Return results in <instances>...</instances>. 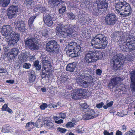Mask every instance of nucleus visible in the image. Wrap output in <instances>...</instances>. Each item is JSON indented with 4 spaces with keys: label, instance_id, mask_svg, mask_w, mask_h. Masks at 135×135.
Here are the masks:
<instances>
[{
    "label": "nucleus",
    "instance_id": "f257e3e1",
    "mask_svg": "<svg viewBox=\"0 0 135 135\" xmlns=\"http://www.w3.org/2000/svg\"><path fill=\"white\" fill-rule=\"evenodd\" d=\"M1 32L5 40L10 46H13L19 40L20 35L13 31L12 27L10 25H4Z\"/></svg>",
    "mask_w": 135,
    "mask_h": 135
},
{
    "label": "nucleus",
    "instance_id": "f03ea898",
    "mask_svg": "<svg viewBox=\"0 0 135 135\" xmlns=\"http://www.w3.org/2000/svg\"><path fill=\"white\" fill-rule=\"evenodd\" d=\"M123 55L121 54H116L113 57L111 62L113 64V68L114 70H117L124 63H128L134 60L132 56L128 55L125 57L124 60L123 57Z\"/></svg>",
    "mask_w": 135,
    "mask_h": 135
},
{
    "label": "nucleus",
    "instance_id": "7ed1b4c3",
    "mask_svg": "<svg viewBox=\"0 0 135 135\" xmlns=\"http://www.w3.org/2000/svg\"><path fill=\"white\" fill-rule=\"evenodd\" d=\"M108 40L103 35L98 34L92 39L91 45L95 48L104 49L107 46Z\"/></svg>",
    "mask_w": 135,
    "mask_h": 135
},
{
    "label": "nucleus",
    "instance_id": "20e7f679",
    "mask_svg": "<svg viewBox=\"0 0 135 135\" xmlns=\"http://www.w3.org/2000/svg\"><path fill=\"white\" fill-rule=\"evenodd\" d=\"M116 4V10L121 15L126 17L131 14V8L128 3L123 0H119V2Z\"/></svg>",
    "mask_w": 135,
    "mask_h": 135
},
{
    "label": "nucleus",
    "instance_id": "39448f33",
    "mask_svg": "<svg viewBox=\"0 0 135 135\" xmlns=\"http://www.w3.org/2000/svg\"><path fill=\"white\" fill-rule=\"evenodd\" d=\"M103 57V55L101 52L90 51L86 54L85 59L87 62L90 63L101 59Z\"/></svg>",
    "mask_w": 135,
    "mask_h": 135
},
{
    "label": "nucleus",
    "instance_id": "423d86ee",
    "mask_svg": "<svg viewBox=\"0 0 135 135\" xmlns=\"http://www.w3.org/2000/svg\"><path fill=\"white\" fill-rule=\"evenodd\" d=\"M37 36L34 35L33 37L31 36L28 37L25 42V45L27 47L31 50H38L39 45L38 43Z\"/></svg>",
    "mask_w": 135,
    "mask_h": 135
},
{
    "label": "nucleus",
    "instance_id": "0eeeda50",
    "mask_svg": "<svg viewBox=\"0 0 135 135\" xmlns=\"http://www.w3.org/2000/svg\"><path fill=\"white\" fill-rule=\"evenodd\" d=\"M46 50L51 54L57 53L59 51V45L54 40L49 41L46 46Z\"/></svg>",
    "mask_w": 135,
    "mask_h": 135
},
{
    "label": "nucleus",
    "instance_id": "6e6552de",
    "mask_svg": "<svg viewBox=\"0 0 135 135\" xmlns=\"http://www.w3.org/2000/svg\"><path fill=\"white\" fill-rule=\"evenodd\" d=\"M104 21L106 25L113 26L117 22V17L114 14L109 13L105 16Z\"/></svg>",
    "mask_w": 135,
    "mask_h": 135
},
{
    "label": "nucleus",
    "instance_id": "1a4fd4ad",
    "mask_svg": "<svg viewBox=\"0 0 135 135\" xmlns=\"http://www.w3.org/2000/svg\"><path fill=\"white\" fill-rule=\"evenodd\" d=\"M81 52L80 46L77 45L72 49H68L66 53L69 56L74 57L79 56Z\"/></svg>",
    "mask_w": 135,
    "mask_h": 135
},
{
    "label": "nucleus",
    "instance_id": "9d476101",
    "mask_svg": "<svg viewBox=\"0 0 135 135\" xmlns=\"http://www.w3.org/2000/svg\"><path fill=\"white\" fill-rule=\"evenodd\" d=\"M18 6H12L10 7L7 11V16L8 18L11 19L15 17L18 12Z\"/></svg>",
    "mask_w": 135,
    "mask_h": 135
},
{
    "label": "nucleus",
    "instance_id": "9b49d317",
    "mask_svg": "<svg viewBox=\"0 0 135 135\" xmlns=\"http://www.w3.org/2000/svg\"><path fill=\"white\" fill-rule=\"evenodd\" d=\"M98 116V114H95L93 110L90 108H88L83 115V119L87 120L93 118Z\"/></svg>",
    "mask_w": 135,
    "mask_h": 135
},
{
    "label": "nucleus",
    "instance_id": "f8f14e48",
    "mask_svg": "<svg viewBox=\"0 0 135 135\" xmlns=\"http://www.w3.org/2000/svg\"><path fill=\"white\" fill-rule=\"evenodd\" d=\"M76 27L75 26H73L70 28H68V26H66L65 28V34H66L67 36L69 37L72 36L74 35L75 32H76L77 30Z\"/></svg>",
    "mask_w": 135,
    "mask_h": 135
},
{
    "label": "nucleus",
    "instance_id": "ddd939ff",
    "mask_svg": "<svg viewBox=\"0 0 135 135\" xmlns=\"http://www.w3.org/2000/svg\"><path fill=\"white\" fill-rule=\"evenodd\" d=\"M66 26H64L61 23L57 24L56 28V33L57 35L60 36L62 35L64 36L65 33V28Z\"/></svg>",
    "mask_w": 135,
    "mask_h": 135
},
{
    "label": "nucleus",
    "instance_id": "4468645a",
    "mask_svg": "<svg viewBox=\"0 0 135 135\" xmlns=\"http://www.w3.org/2000/svg\"><path fill=\"white\" fill-rule=\"evenodd\" d=\"M129 74L131 79L130 88L132 91L135 92V70L131 71Z\"/></svg>",
    "mask_w": 135,
    "mask_h": 135
},
{
    "label": "nucleus",
    "instance_id": "2eb2a0df",
    "mask_svg": "<svg viewBox=\"0 0 135 135\" xmlns=\"http://www.w3.org/2000/svg\"><path fill=\"white\" fill-rule=\"evenodd\" d=\"M96 2L98 7V11H100V9H102L103 8H107L108 6V4L106 0H96Z\"/></svg>",
    "mask_w": 135,
    "mask_h": 135
},
{
    "label": "nucleus",
    "instance_id": "dca6fc26",
    "mask_svg": "<svg viewBox=\"0 0 135 135\" xmlns=\"http://www.w3.org/2000/svg\"><path fill=\"white\" fill-rule=\"evenodd\" d=\"M126 41L128 44L129 51H132L135 50V39L128 37Z\"/></svg>",
    "mask_w": 135,
    "mask_h": 135
},
{
    "label": "nucleus",
    "instance_id": "f3484780",
    "mask_svg": "<svg viewBox=\"0 0 135 135\" xmlns=\"http://www.w3.org/2000/svg\"><path fill=\"white\" fill-rule=\"evenodd\" d=\"M121 79L119 77H117L112 78L110 83L108 85V87L110 89L113 88L117 86V84L119 83L121 80Z\"/></svg>",
    "mask_w": 135,
    "mask_h": 135
},
{
    "label": "nucleus",
    "instance_id": "a211bd4d",
    "mask_svg": "<svg viewBox=\"0 0 135 135\" xmlns=\"http://www.w3.org/2000/svg\"><path fill=\"white\" fill-rule=\"evenodd\" d=\"M14 26L15 27L18 28L19 31L21 32H24L26 30V26L22 22L17 21L14 22Z\"/></svg>",
    "mask_w": 135,
    "mask_h": 135
},
{
    "label": "nucleus",
    "instance_id": "6ab92c4d",
    "mask_svg": "<svg viewBox=\"0 0 135 135\" xmlns=\"http://www.w3.org/2000/svg\"><path fill=\"white\" fill-rule=\"evenodd\" d=\"M62 0H49V3L51 7H56L63 3Z\"/></svg>",
    "mask_w": 135,
    "mask_h": 135
},
{
    "label": "nucleus",
    "instance_id": "aec40b11",
    "mask_svg": "<svg viewBox=\"0 0 135 135\" xmlns=\"http://www.w3.org/2000/svg\"><path fill=\"white\" fill-rule=\"evenodd\" d=\"M122 36H124L122 32L116 31L113 34V39L114 41L118 42V40L122 38Z\"/></svg>",
    "mask_w": 135,
    "mask_h": 135
},
{
    "label": "nucleus",
    "instance_id": "412c9836",
    "mask_svg": "<svg viewBox=\"0 0 135 135\" xmlns=\"http://www.w3.org/2000/svg\"><path fill=\"white\" fill-rule=\"evenodd\" d=\"M76 66V63L75 62L69 64L66 66V70L68 71L72 72L75 70Z\"/></svg>",
    "mask_w": 135,
    "mask_h": 135
},
{
    "label": "nucleus",
    "instance_id": "4be33fe9",
    "mask_svg": "<svg viewBox=\"0 0 135 135\" xmlns=\"http://www.w3.org/2000/svg\"><path fill=\"white\" fill-rule=\"evenodd\" d=\"M33 0H25L24 4L27 8L31 9L33 7Z\"/></svg>",
    "mask_w": 135,
    "mask_h": 135
},
{
    "label": "nucleus",
    "instance_id": "5701e85b",
    "mask_svg": "<svg viewBox=\"0 0 135 135\" xmlns=\"http://www.w3.org/2000/svg\"><path fill=\"white\" fill-rule=\"evenodd\" d=\"M29 81L32 83L36 79L35 73L33 71H31L29 73Z\"/></svg>",
    "mask_w": 135,
    "mask_h": 135
},
{
    "label": "nucleus",
    "instance_id": "b1692460",
    "mask_svg": "<svg viewBox=\"0 0 135 135\" xmlns=\"http://www.w3.org/2000/svg\"><path fill=\"white\" fill-rule=\"evenodd\" d=\"M93 80L92 78L90 76L89 77V78L86 80V81H84V84L85 85V88L86 87H89V86L90 84L92 83L93 82Z\"/></svg>",
    "mask_w": 135,
    "mask_h": 135
},
{
    "label": "nucleus",
    "instance_id": "393cba45",
    "mask_svg": "<svg viewBox=\"0 0 135 135\" xmlns=\"http://www.w3.org/2000/svg\"><path fill=\"white\" fill-rule=\"evenodd\" d=\"M77 93L78 94L81 98L82 96L85 95V90L83 89H78L75 90Z\"/></svg>",
    "mask_w": 135,
    "mask_h": 135
},
{
    "label": "nucleus",
    "instance_id": "a878e982",
    "mask_svg": "<svg viewBox=\"0 0 135 135\" xmlns=\"http://www.w3.org/2000/svg\"><path fill=\"white\" fill-rule=\"evenodd\" d=\"M36 17V16H32L28 20V24L29 26V28L31 29H34L33 25V21L34 19Z\"/></svg>",
    "mask_w": 135,
    "mask_h": 135
},
{
    "label": "nucleus",
    "instance_id": "bb28decb",
    "mask_svg": "<svg viewBox=\"0 0 135 135\" xmlns=\"http://www.w3.org/2000/svg\"><path fill=\"white\" fill-rule=\"evenodd\" d=\"M71 97L74 99H78L80 98L76 90L72 92L71 95Z\"/></svg>",
    "mask_w": 135,
    "mask_h": 135
},
{
    "label": "nucleus",
    "instance_id": "cd10ccee",
    "mask_svg": "<svg viewBox=\"0 0 135 135\" xmlns=\"http://www.w3.org/2000/svg\"><path fill=\"white\" fill-rule=\"evenodd\" d=\"M30 56V54L28 53H22L21 54V60L25 62L27 60V59Z\"/></svg>",
    "mask_w": 135,
    "mask_h": 135
},
{
    "label": "nucleus",
    "instance_id": "c85d7f7f",
    "mask_svg": "<svg viewBox=\"0 0 135 135\" xmlns=\"http://www.w3.org/2000/svg\"><path fill=\"white\" fill-rule=\"evenodd\" d=\"M82 76H80L76 80V82L78 84H79L81 86L83 85L85 86V85L84 84V79Z\"/></svg>",
    "mask_w": 135,
    "mask_h": 135
},
{
    "label": "nucleus",
    "instance_id": "c756f323",
    "mask_svg": "<svg viewBox=\"0 0 135 135\" xmlns=\"http://www.w3.org/2000/svg\"><path fill=\"white\" fill-rule=\"evenodd\" d=\"M68 49H72L76 45V44L72 40H70L68 42Z\"/></svg>",
    "mask_w": 135,
    "mask_h": 135
},
{
    "label": "nucleus",
    "instance_id": "7c9ffc66",
    "mask_svg": "<svg viewBox=\"0 0 135 135\" xmlns=\"http://www.w3.org/2000/svg\"><path fill=\"white\" fill-rule=\"evenodd\" d=\"M128 43H127V44H126V45H122L121 46H120V50L124 51H129V46H128Z\"/></svg>",
    "mask_w": 135,
    "mask_h": 135
},
{
    "label": "nucleus",
    "instance_id": "2f4dec72",
    "mask_svg": "<svg viewBox=\"0 0 135 135\" xmlns=\"http://www.w3.org/2000/svg\"><path fill=\"white\" fill-rule=\"evenodd\" d=\"M10 0H1L0 4L4 7H6L10 3Z\"/></svg>",
    "mask_w": 135,
    "mask_h": 135
},
{
    "label": "nucleus",
    "instance_id": "473e14b6",
    "mask_svg": "<svg viewBox=\"0 0 135 135\" xmlns=\"http://www.w3.org/2000/svg\"><path fill=\"white\" fill-rule=\"evenodd\" d=\"M124 36H122V38L119 40L118 41V42H119V46L124 45H126V44H127L126 41V40L124 39Z\"/></svg>",
    "mask_w": 135,
    "mask_h": 135
},
{
    "label": "nucleus",
    "instance_id": "72a5a7b5",
    "mask_svg": "<svg viewBox=\"0 0 135 135\" xmlns=\"http://www.w3.org/2000/svg\"><path fill=\"white\" fill-rule=\"evenodd\" d=\"M39 62L38 60L34 62V65L37 70H39L41 69V66L39 64Z\"/></svg>",
    "mask_w": 135,
    "mask_h": 135
},
{
    "label": "nucleus",
    "instance_id": "f704fd0d",
    "mask_svg": "<svg viewBox=\"0 0 135 135\" xmlns=\"http://www.w3.org/2000/svg\"><path fill=\"white\" fill-rule=\"evenodd\" d=\"M51 17L49 14H44V23L46 21H48L50 20H52Z\"/></svg>",
    "mask_w": 135,
    "mask_h": 135
},
{
    "label": "nucleus",
    "instance_id": "c9c22d12",
    "mask_svg": "<svg viewBox=\"0 0 135 135\" xmlns=\"http://www.w3.org/2000/svg\"><path fill=\"white\" fill-rule=\"evenodd\" d=\"M2 111H6L9 113H11L12 112V110L8 107L7 105L6 104H4L3 105L2 108Z\"/></svg>",
    "mask_w": 135,
    "mask_h": 135
},
{
    "label": "nucleus",
    "instance_id": "e433bc0d",
    "mask_svg": "<svg viewBox=\"0 0 135 135\" xmlns=\"http://www.w3.org/2000/svg\"><path fill=\"white\" fill-rule=\"evenodd\" d=\"M46 69H47V68L46 67H44L42 69V72L41 75L42 78H45L47 74L46 72Z\"/></svg>",
    "mask_w": 135,
    "mask_h": 135
},
{
    "label": "nucleus",
    "instance_id": "4c0bfd02",
    "mask_svg": "<svg viewBox=\"0 0 135 135\" xmlns=\"http://www.w3.org/2000/svg\"><path fill=\"white\" fill-rule=\"evenodd\" d=\"M68 17L70 20H73L75 18V16L72 13H67Z\"/></svg>",
    "mask_w": 135,
    "mask_h": 135
},
{
    "label": "nucleus",
    "instance_id": "58836bf2",
    "mask_svg": "<svg viewBox=\"0 0 135 135\" xmlns=\"http://www.w3.org/2000/svg\"><path fill=\"white\" fill-rule=\"evenodd\" d=\"M81 119L82 118L79 115H77L75 118H73L71 120V121L74 123H76Z\"/></svg>",
    "mask_w": 135,
    "mask_h": 135
},
{
    "label": "nucleus",
    "instance_id": "ea45409f",
    "mask_svg": "<svg viewBox=\"0 0 135 135\" xmlns=\"http://www.w3.org/2000/svg\"><path fill=\"white\" fill-rule=\"evenodd\" d=\"M10 52L12 53L13 54L17 56L18 52V50L17 49L14 48L12 49Z\"/></svg>",
    "mask_w": 135,
    "mask_h": 135
},
{
    "label": "nucleus",
    "instance_id": "a19ab883",
    "mask_svg": "<svg viewBox=\"0 0 135 135\" xmlns=\"http://www.w3.org/2000/svg\"><path fill=\"white\" fill-rule=\"evenodd\" d=\"M65 79L64 77H62L59 78L57 79V83L59 84H64Z\"/></svg>",
    "mask_w": 135,
    "mask_h": 135
},
{
    "label": "nucleus",
    "instance_id": "79ce46f5",
    "mask_svg": "<svg viewBox=\"0 0 135 135\" xmlns=\"http://www.w3.org/2000/svg\"><path fill=\"white\" fill-rule=\"evenodd\" d=\"M66 7L64 5L61 6V7L59 9V12L60 13H63L65 11Z\"/></svg>",
    "mask_w": 135,
    "mask_h": 135
},
{
    "label": "nucleus",
    "instance_id": "37998d69",
    "mask_svg": "<svg viewBox=\"0 0 135 135\" xmlns=\"http://www.w3.org/2000/svg\"><path fill=\"white\" fill-rule=\"evenodd\" d=\"M54 126V124L51 122H48L46 123V126L48 129L53 128Z\"/></svg>",
    "mask_w": 135,
    "mask_h": 135
},
{
    "label": "nucleus",
    "instance_id": "c03bdc74",
    "mask_svg": "<svg viewBox=\"0 0 135 135\" xmlns=\"http://www.w3.org/2000/svg\"><path fill=\"white\" fill-rule=\"evenodd\" d=\"M76 124L71 122H70L68 123L66 125V126L67 127L72 128L74 127Z\"/></svg>",
    "mask_w": 135,
    "mask_h": 135
},
{
    "label": "nucleus",
    "instance_id": "a18cd8bd",
    "mask_svg": "<svg viewBox=\"0 0 135 135\" xmlns=\"http://www.w3.org/2000/svg\"><path fill=\"white\" fill-rule=\"evenodd\" d=\"M7 56L8 58L10 59H12L15 58L16 56L14 55L12 53H11L10 52H9L7 54Z\"/></svg>",
    "mask_w": 135,
    "mask_h": 135
},
{
    "label": "nucleus",
    "instance_id": "49530a36",
    "mask_svg": "<svg viewBox=\"0 0 135 135\" xmlns=\"http://www.w3.org/2000/svg\"><path fill=\"white\" fill-rule=\"evenodd\" d=\"M43 36L46 37L48 36L49 32L46 30L45 29L42 32Z\"/></svg>",
    "mask_w": 135,
    "mask_h": 135
},
{
    "label": "nucleus",
    "instance_id": "de8ad7c7",
    "mask_svg": "<svg viewBox=\"0 0 135 135\" xmlns=\"http://www.w3.org/2000/svg\"><path fill=\"white\" fill-rule=\"evenodd\" d=\"M35 123L34 122H30L27 123L26 127H33L34 126Z\"/></svg>",
    "mask_w": 135,
    "mask_h": 135
},
{
    "label": "nucleus",
    "instance_id": "09e8293b",
    "mask_svg": "<svg viewBox=\"0 0 135 135\" xmlns=\"http://www.w3.org/2000/svg\"><path fill=\"white\" fill-rule=\"evenodd\" d=\"M48 26L50 27L52 26L53 24V21L52 20H50L48 21H46L45 23Z\"/></svg>",
    "mask_w": 135,
    "mask_h": 135
},
{
    "label": "nucleus",
    "instance_id": "8fccbe9b",
    "mask_svg": "<svg viewBox=\"0 0 135 135\" xmlns=\"http://www.w3.org/2000/svg\"><path fill=\"white\" fill-rule=\"evenodd\" d=\"M81 109L83 110L84 109H86V110H87V109H88L87 108L88 107V105L86 104H81Z\"/></svg>",
    "mask_w": 135,
    "mask_h": 135
},
{
    "label": "nucleus",
    "instance_id": "3c124183",
    "mask_svg": "<svg viewBox=\"0 0 135 135\" xmlns=\"http://www.w3.org/2000/svg\"><path fill=\"white\" fill-rule=\"evenodd\" d=\"M57 131L61 133H64L66 131V130L65 129L59 127L57 128Z\"/></svg>",
    "mask_w": 135,
    "mask_h": 135
},
{
    "label": "nucleus",
    "instance_id": "603ef678",
    "mask_svg": "<svg viewBox=\"0 0 135 135\" xmlns=\"http://www.w3.org/2000/svg\"><path fill=\"white\" fill-rule=\"evenodd\" d=\"M31 66L30 64L29 63H25L23 65V67L24 68L28 69L30 68V66Z\"/></svg>",
    "mask_w": 135,
    "mask_h": 135
},
{
    "label": "nucleus",
    "instance_id": "864d4df0",
    "mask_svg": "<svg viewBox=\"0 0 135 135\" xmlns=\"http://www.w3.org/2000/svg\"><path fill=\"white\" fill-rule=\"evenodd\" d=\"M41 58L42 62L44 61L45 60H48V57L46 55L42 56Z\"/></svg>",
    "mask_w": 135,
    "mask_h": 135
},
{
    "label": "nucleus",
    "instance_id": "5fc2aeb1",
    "mask_svg": "<svg viewBox=\"0 0 135 135\" xmlns=\"http://www.w3.org/2000/svg\"><path fill=\"white\" fill-rule=\"evenodd\" d=\"M114 88H115V89H116V91H118V92H119L121 91V89H122V87L120 85H118L117 86H116V88H115V87Z\"/></svg>",
    "mask_w": 135,
    "mask_h": 135
},
{
    "label": "nucleus",
    "instance_id": "6e6d98bb",
    "mask_svg": "<svg viewBox=\"0 0 135 135\" xmlns=\"http://www.w3.org/2000/svg\"><path fill=\"white\" fill-rule=\"evenodd\" d=\"M47 104L46 103H43L40 105V108L42 110H44L47 107Z\"/></svg>",
    "mask_w": 135,
    "mask_h": 135
},
{
    "label": "nucleus",
    "instance_id": "4d7b16f0",
    "mask_svg": "<svg viewBox=\"0 0 135 135\" xmlns=\"http://www.w3.org/2000/svg\"><path fill=\"white\" fill-rule=\"evenodd\" d=\"M46 10V9L45 7L40 6H39V11L42 12H44Z\"/></svg>",
    "mask_w": 135,
    "mask_h": 135
},
{
    "label": "nucleus",
    "instance_id": "13d9d810",
    "mask_svg": "<svg viewBox=\"0 0 135 135\" xmlns=\"http://www.w3.org/2000/svg\"><path fill=\"white\" fill-rule=\"evenodd\" d=\"M60 118L64 119L66 117V114L64 113H61L59 114Z\"/></svg>",
    "mask_w": 135,
    "mask_h": 135
},
{
    "label": "nucleus",
    "instance_id": "bf43d9fd",
    "mask_svg": "<svg viewBox=\"0 0 135 135\" xmlns=\"http://www.w3.org/2000/svg\"><path fill=\"white\" fill-rule=\"evenodd\" d=\"M104 105V103L102 102L98 104H97L96 105V107L98 108H101Z\"/></svg>",
    "mask_w": 135,
    "mask_h": 135
},
{
    "label": "nucleus",
    "instance_id": "052dcab7",
    "mask_svg": "<svg viewBox=\"0 0 135 135\" xmlns=\"http://www.w3.org/2000/svg\"><path fill=\"white\" fill-rule=\"evenodd\" d=\"M42 63L45 66L47 65L50 63V62L48 60H45L44 61L42 62Z\"/></svg>",
    "mask_w": 135,
    "mask_h": 135
},
{
    "label": "nucleus",
    "instance_id": "680f3d73",
    "mask_svg": "<svg viewBox=\"0 0 135 135\" xmlns=\"http://www.w3.org/2000/svg\"><path fill=\"white\" fill-rule=\"evenodd\" d=\"M104 135H113V132L109 133L106 130L104 131Z\"/></svg>",
    "mask_w": 135,
    "mask_h": 135
},
{
    "label": "nucleus",
    "instance_id": "e2e57ef3",
    "mask_svg": "<svg viewBox=\"0 0 135 135\" xmlns=\"http://www.w3.org/2000/svg\"><path fill=\"white\" fill-rule=\"evenodd\" d=\"M71 112L74 113H75L77 112V109L76 108L72 107L71 108Z\"/></svg>",
    "mask_w": 135,
    "mask_h": 135
},
{
    "label": "nucleus",
    "instance_id": "0e129e2a",
    "mask_svg": "<svg viewBox=\"0 0 135 135\" xmlns=\"http://www.w3.org/2000/svg\"><path fill=\"white\" fill-rule=\"evenodd\" d=\"M76 132L79 133H83L82 128L78 127L76 129Z\"/></svg>",
    "mask_w": 135,
    "mask_h": 135
},
{
    "label": "nucleus",
    "instance_id": "69168bd1",
    "mask_svg": "<svg viewBox=\"0 0 135 135\" xmlns=\"http://www.w3.org/2000/svg\"><path fill=\"white\" fill-rule=\"evenodd\" d=\"M124 135H135V132H134L129 131L127 132Z\"/></svg>",
    "mask_w": 135,
    "mask_h": 135
},
{
    "label": "nucleus",
    "instance_id": "338daca9",
    "mask_svg": "<svg viewBox=\"0 0 135 135\" xmlns=\"http://www.w3.org/2000/svg\"><path fill=\"white\" fill-rule=\"evenodd\" d=\"M65 82L64 83L68 84L70 83V80L69 78L64 77Z\"/></svg>",
    "mask_w": 135,
    "mask_h": 135
},
{
    "label": "nucleus",
    "instance_id": "774afa93",
    "mask_svg": "<svg viewBox=\"0 0 135 135\" xmlns=\"http://www.w3.org/2000/svg\"><path fill=\"white\" fill-rule=\"evenodd\" d=\"M29 56V59L30 60L33 61L36 59L35 56L34 55L30 56Z\"/></svg>",
    "mask_w": 135,
    "mask_h": 135
}]
</instances>
